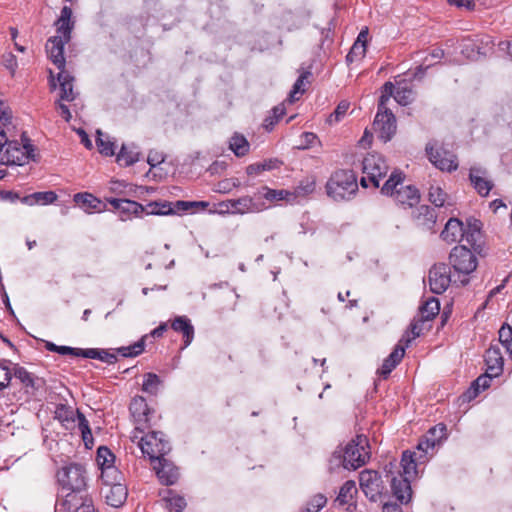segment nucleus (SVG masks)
I'll return each mask as SVG.
<instances>
[{
    "label": "nucleus",
    "mask_w": 512,
    "mask_h": 512,
    "mask_svg": "<svg viewBox=\"0 0 512 512\" xmlns=\"http://www.w3.org/2000/svg\"><path fill=\"white\" fill-rule=\"evenodd\" d=\"M369 440L365 435L359 434L352 438L345 446H338L329 459V470L339 468L357 470L370 459Z\"/></svg>",
    "instance_id": "1"
},
{
    "label": "nucleus",
    "mask_w": 512,
    "mask_h": 512,
    "mask_svg": "<svg viewBox=\"0 0 512 512\" xmlns=\"http://www.w3.org/2000/svg\"><path fill=\"white\" fill-rule=\"evenodd\" d=\"M415 453L406 450L402 454L400 465L402 472L398 476L391 477V490L393 496L401 503L407 504L412 497V488L410 478L417 474V465Z\"/></svg>",
    "instance_id": "2"
},
{
    "label": "nucleus",
    "mask_w": 512,
    "mask_h": 512,
    "mask_svg": "<svg viewBox=\"0 0 512 512\" xmlns=\"http://www.w3.org/2000/svg\"><path fill=\"white\" fill-rule=\"evenodd\" d=\"M357 191V176L350 169L334 171L326 183L327 195L335 201L349 200Z\"/></svg>",
    "instance_id": "3"
},
{
    "label": "nucleus",
    "mask_w": 512,
    "mask_h": 512,
    "mask_svg": "<svg viewBox=\"0 0 512 512\" xmlns=\"http://www.w3.org/2000/svg\"><path fill=\"white\" fill-rule=\"evenodd\" d=\"M21 143L17 140H7L6 150L1 155L0 161L5 165L22 166L30 160H35V148L25 132L21 135Z\"/></svg>",
    "instance_id": "4"
},
{
    "label": "nucleus",
    "mask_w": 512,
    "mask_h": 512,
    "mask_svg": "<svg viewBox=\"0 0 512 512\" xmlns=\"http://www.w3.org/2000/svg\"><path fill=\"white\" fill-rule=\"evenodd\" d=\"M62 491L81 493L87 488L86 470L79 463H70L61 467L56 474Z\"/></svg>",
    "instance_id": "5"
},
{
    "label": "nucleus",
    "mask_w": 512,
    "mask_h": 512,
    "mask_svg": "<svg viewBox=\"0 0 512 512\" xmlns=\"http://www.w3.org/2000/svg\"><path fill=\"white\" fill-rule=\"evenodd\" d=\"M138 433L134 431L132 441L138 440L142 453L150 460H158L170 452V444L162 432L148 431L144 436H139Z\"/></svg>",
    "instance_id": "6"
},
{
    "label": "nucleus",
    "mask_w": 512,
    "mask_h": 512,
    "mask_svg": "<svg viewBox=\"0 0 512 512\" xmlns=\"http://www.w3.org/2000/svg\"><path fill=\"white\" fill-rule=\"evenodd\" d=\"M448 263L449 268L459 277L468 276L476 270L478 259L471 249L464 245H457L450 251Z\"/></svg>",
    "instance_id": "7"
},
{
    "label": "nucleus",
    "mask_w": 512,
    "mask_h": 512,
    "mask_svg": "<svg viewBox=\"0 0 512 512\" xmlns=\"http://www.w3.org/2000/svg\"><path fill=\"white\" fill-rule=\"evenodd\" d=\"M446 432V425L439 423L430 428L419 440L416 451H413L419 464H424L433 455L436 446H439L442 440L446 439Z\"/></svg>",
    "instance_id": "8"
},
{
    "label": "nucleus",
    "mask_w": 512,
    "mask_h": 512,
    "mask_svg": "<svg viewBox=\"0 0 512 512\" xmlns=\"http://www.w3.org/2000/svg\"><path fill=\"white\" fill-rule=\"evenodd\" d=\"M221 213L246 214L257 213L266 209L264 202L256 201L251 196L229 199L218 204Z\"/></svg>",
    "instance_id": "9"
},
{
    "label": "nucleus",
    "mask_w": 512,
    "mask_h": 512,
    "mask_svg": "<svg viewBox=\"0 0 512 512\" xmlns=\"http://www.w3.org/2000/svg\"><path fill=\"white\" fill-rule=\"evenodd\" d=\"M373 128L380 140L385 143L390 141L397 131L395 115L390 109L377 108Z\"/></svg>",
    "instance_id": "10"
},
{
    "label": "nucleus",
    "mask_w": 512,
    "mask_h": 512,
    "mask_svg": "<svg viewBox=\"0 0 512 512\" xmlns=\"http://www.w3.org/2000/svg\"><path fill=\"white\" fill-rule=\"evenodd\" d=\"M359 483L366 497L374 502L381 498L385 490V485L381 479V475L375 470L362 471L360 473Z\"/></svg>",
    "instance_id": "11"
},
{
    "label": "nucleus",
    "mask_w": 512,
    "mask_h": 512,
    "mask_svg": "<svg viewBox=\"0 0 512 512\" xmlns=\"http://www.w3.org/2000/svg\"><path fill=\"white\" fill-rule=\"evenodd\" d=\"M129 410L136 423L135 431L144 433L146 429L151 428V417L154 410L149 408L145 398L136 396L132 399Z\"/></svg>",
    "instance_id": "12"
},
{
    "label": "nucleus",
    "mask_w": 512,
    "mask_h": 512,
    "mask_svg": "<svg viewBox=\"0 0 512 512\" xmlns=\"http://www.w3.org/2000/svg\"><path fill=\"white\" fill-rule=\"evenodd\" d=\"M363 173L368 175L370 183L378 188L380 180L388 173L389 167L379 154H368L362 162Z\"/></svg>",
    "instance_id": "13"
},
{
    "label": "nucleus",
    "mask_w": 512,
    "mask_h": 512,
    "mask_svg": "<svg viewBox=\"0 0 512 512\" xmlns=\"http://www.w3.org/2000/svg\"><path fill=\"white\" fill-rule=\"evenodd\" d=\"M429 161L441 171H454L458 168L456 155L451 151L440 147L435 149L433 145L428 143L425 147Z\"/></svg>",
    "instance_id": "14"
},
{
    "label": "nucleus",
    "mask_w": 512,
    "mask_h": 512,
    "mask_svg": "<svg viewBox=\"0 0 512 512\" xmlns=\"http://www.w3.org/2000/svg\"><path fill=\"white\" fill-rule=\"evenodd\" d=\"M451 269L445 263L434 264L429 271L430 289L435 294H442L451 283Z\"/></svg>",
    "instance_id": "15"
},
{
    "label": "nucleus",
    "mask_w": 512,
    "mask_h": 512,
    "mask_svg": "<svg viewBox=\"0 0 512 512\" xmlns=\"http://www.w3.org/2000/svg\"><path fill=\"white\" fill-rule=\"evenodd\" d=\"M107 201L119 212L122 221L140 217L146 210L142 204L125 198H109Z\"/></svg>",
    "instance_id": "16"
},
{
    "label": "nucleus",
    "mask_w": 512,
    "mask_h": 512,
    "mask_svg": "<svg viewBox=\"0 0 512 512\" xmlns=\"http://www.w3.org/2000/svg\"><path fill=\"white\" fill-rule=\"evenodd\" d=\"M493 47V43L488 37L467 38L463 41L462 53L470 59H477L479 56L486 55Z\"/></svg>",
    "instance_id": "17"
},
{
    "label": "nucleus",
    "mask_w": 512,
    "mask_h": 512,
    "mask_svg": "<svg viewBox=\"0 0 512 512\" xmlns=\"http://www.w3.org/2000/svg\"><path fill=\"white\" fill-rule=\"evenodd\" d=\"M12 375L20 381L27 393L34 394L39 389L43 388L45 381L33 373L27 371L26 368L15 364L12 369Z\"/></svg>",
    "instance_id": "18"
},
{
    "label": "nucleus",
    "mask_w": 512,
    "mask_h": 512,
    "mask_svg": "<svg viewBox=\"0 0 512 512\" xmlns=\"http://www.w3.org/2000/svg\"><path fill=\"white\" fill-rule=\"evenodd\" d=\"M67 42L61 36H53L46 43L48 57L60 71L65 69L64 45Z\"/></svg>",
    "instance_id": "19"
},
{
    "label": "nucleus",
    "mask_w": 512,
    "mask_h": 512,
    "mask_svg": "<svg viewBox=\"0 0 512 512\" xmlns=\"http://www.w3.org/2000/svg\"><path fill=\"white\" fill-rule=\"evenodd\" d=\"M402 340L394 347L393 351L387 358L384 359L382 366L378 369L377 373L383 378L387 379L390 373L396 368L401 362L405 355V348L410 343V339L406 340L405 345L402 344Z\"/></svg>",
    "instance_id": "20"
},
{
    "label": "nucleus",
    "mask_w": 512,
    "mask_h": 512,
    "mask_svg": "<svg viewBox=\"0 0 512 512\" xmlns=\"http://www.w3.org/2000/svg\"><path fill=\"white\" fill-rule=\"evenodd\" d=\"M158 466H155L156 474L161 484L170 486L174 485L179 479L178 468L168 459L164 457L159 458Z\"/></svg>",
    "instance_id": "21"
},
{
    "label": "nucleus",
    "mask_w": 512,
    "mask_h": 512,
    "mask_svg": "<svg viewBox=\"0 0 512 512\" xmlns=\"http://www.w3.org/2000/svg\"><path fill=\"white\" fill-rule=\"evenodd\" d=\"M482 222L476 218H469L464 228V238L471 245L474 252H480L482 248Z\"/></svg>",
    "instance_id": "22"
},
{
    "label": "nucleus",
    "mask_w": 512,
    "mask_h": 512,
    "mask_svg": "<svg viewBox=\"0 0 512 512\" xmlns=\"http://www.w3.org/2000/svg\"><path fill=\"white\" fill-rule=\"evenodd\" d=\"M486 370L490 375H501L503 373L504 358L499 344H491L484 355Z\"/></svg>",
    "instance_id": "23"
},
{
    "label": "nucleus",
    "mask_w": 512,
    "mask_h": 512,
    "mask_svg": "<svg viewBox=\"0 0 512 512\" xmlns=\"http://www.w3.org/2000/svg\"><path fill=\"white\" fill-rule=\"evenodd\" d=\"M413 220L417 227L433 231L437 221V213L434 208L428 205H421L413 213Z\"/></svg>",
    "instance_id": "24"
},
{
    "label": "nucleus",
    "mask_w": 512,
    "mask_h": 512,
    "mask_svg": "<svg viewBox=\"0 0 512 512\" xmlns=\"http://www.w3.org/2000/svg\"><path fill=\"white\" fill-rule=\"evenodd\" d=\"M159 496L169 512H182L187 506L185 497L173 489H161Z\"/></svg>",
    "instance_id": "25"
},
{
    "label": "nucleus",
    "mask_w": 512,
    "mask_h": 512,
    "mask_svg": "<svg viewBox=\"0 0 512 512\" xmlns=\"http://www.w3.org/2000/svg\"><path fill=\"white\" fill-rule=\"evenodd\" d=\"M440 237L448 244L460 241L464 238V224L458 218H450L445 224Z\"/></svg>",
    "instance_id": "26"
},
{
    "label": "nucleus",
    "mask_w": 512,
    "mask_h": 512,
    "mask_svg": "<svg viewBox=\"0 0 512 512\" xmlns=\"http://www.w3.org/2000/svg\"><path fill=\"white\" fill-rule=\"evenodd\" d=\"M394 194V201L407 208L413 207L420 201L419 190L413 185H401Z\"/></svg>",
    "instance_id": "27"
},
{
    "label": "nucleus",
    "mask_w": 512,
    "mask_h": 512,
    "mask_svg": "<svg viewBox=\"0 0 512 512\" xmlns=\"http://www.w3.org/2000/svg\"><path fill=\"white\" fill-rule=\"evenodd\" d=\"M171 328L181 333L183 337V346L181 349L188 347L194 339V327L190 319L186 316H177L171 321Z\"/></svg>",
    "instance_id": "28"
},
{
    "label": "nucleus",
    "mask_w": 512,
    "mask_h": 512,
    "mask_svg": "<svg viewBox=\"0 0 512 512\" xmlns=\"http://www.w3.org/2000/svg\"><path fill=\"white\" fill-rule=\"evenodd\" d=\"M74 202L86 213L102 212L105 204L90 193H77L73 198Z\"/></svg>",
    "instance_id": "29"
},
{
    "label": "nucleus",
    "mask_w": 512,
    "mask_h": 512,
    "mask_svg": "<svg viewBox=\"0 0 512 512\" xmlns=\"http://www.w3.org/2000/svg\"><path fill=\"white\" fill-rule=\"evenodd\" d=\"M108 490L105 492L106 503L111 507H121L128 496V490L124 483H117L116 485H108Z\"/></svg>",
    "instance_id": "30"
},
{
    "label": "nucleus",
    "mask_w": 512,
    "mask_h": 512,
    "mask_svg": "<svg viewBox=\"0 0 512 512\" xmlns=\"http://www.w3.org/2000/svg\"><path fill=\"white\" fill-rule=\"evenodd\" d=\"M485 173L486 172L481 170L480 168H471L469 173V179L471 181V184L478 192V194L482 197L488 196L494 186L492 181L482 176Z\"/></svg>",
    "instance_id": "31"
},
{
    "label": "nucleus",
    "mask_w": 512,
    "mask_h": 512,
    "mask_svg": "<svg viewBox=\"0 0 512 512\" xmlns=\"http://www.w3.org/2000/svg\"><path fill=\"white\" fill-rule=\"evenodd\" d=\"M72 10L68 6H64L61 10V15L55 22L56 30L58 35L66 41H70L71 31L74 26V22L71 21Z\"/></svg>",
    "instance_id": "32"
},
{
    "label": "nucleus",
    "mask_w": 512,
    "mask_h": 512,
    "mask_svg": "<svg viewBox=\"0 0 512 512\" xmlns=\"http://www.w3.org/2000/svg\"><path fill=\"white\" fill-rule=\"evenodd\" d=\"M116 162L123 167H128L139 161L140 151L134 144H123L120 151L115 154Z\"/></svg>",
    "instance_id": "33"
},
{
    "label": "nucleus",
    "mask_w": 512,
    "mask_h": 512,
    "mask_svg": "<svg viewBox=\"0 0 512 512\" xmlns=\"http://www.w3.org/2000/svg\"><path fill=\"white\" fill-rule=\"evenodd\" d=\"M498 376L499 375H490L489 371L486 370L485 374L480 375L471 383V386L465 392L464 397L469 401L476 398L480 391L489 388L491 380Z\"/></svg>",
    "instance_id": "34"
},
{
    "label": "nucleus",
    "mask_w": 512,
    "mask_h": 512,
    "mask_svg": "<svg viewBox=\"0 0 512 512\" xmlns=\"http://www.w3.org/2000/svg\"><path fill=\"white\" fill-rule=\"evenodd\" d=\"M78 494L67 492L63 499L56 502V512H77L82 505V499L78 497Z\"/></svg>",
    "instance_id": "35"
},
{
    "label": "nucleus",
    "mask_w": 512,
    "mask_h": 512,
    "mask_svg": "<svg viewBox=\"0 0 512 512\" xmlns=\"http://www.w3.org/2000/svg\"><path fill=\"white\" fill-rule=\"evenodd\" d=\"M57 200V194L54 191L35 192L21 198V202L33 206L35 204L48 205Z\"/></svg>",
    "instance_id": "36"
},
{
    "label": "nucleus",
    "mask_w": 512,
    "mask_h": 512,
    "mask_svg": "<svg viewBox=\"0 0 512 512\" xmlns=\"http://www.w3.org/2000/svg\"><path fill=\"white\" fill-rule=\"evenodd\" d=\"M282 161L277 158L265 159L262 162L252 163L246 167V173L249 176H256L264 171H271L279 168Z\"/></svg>",
    "instance_id": "37"
},
{
    "label": "nucleus",
    "mask_w": 512,
    "mask_h": 512,
    "mask_svg": "<svg viewBox=\"0 0 512 512\" xmlns=\"http://www.w3.org/2000/svg\"><path fill=\"white\" fill-rule=\"evenodd\" d=\"M57 79L60 84V99L73 101L75 99L73 92L74 78L63 70L59 72Z\"/></svg>",
    "instance_id": "38"
},
{
    "label": "nucleus",
    "mask_w": 512,
    "mask_h": 512,
    "mask_svg": "<svg viewBox=\"0 0 512 512\" xmlns=\"http://www.w3.org/2000/svg\"><path fill=\"white\" fill-rule=\"evenodd\" d=\"M81 357L89 359H97L107 364H114L118 358L115 353H111L106 349L88 348L82 349Z\"/></svg>",
    "instance_id": "39"
},
{
    "label": "nucleus",
    "mask_w": 512,
    "mask_h": 512,
    "mask_svg": "<svg viewBox=\"0 0 512 512\" xmlns=\"http://www.w3.org/2000/svg\"><path fill=\"white\" fill-rule=\"evenodd\" d=\"M96 145L99 153L103 156L111 157L115 155V142L111 140L109 135L104 134L100 130H97Z\"/></svg>",
    "instance_id": "40"
},
{
    "label": "nucleus",
    "mask_w": 512,
    "mask_h": 512,
    "mask_svg": "<svg viewBox=\"0 0 512 512\" xmlns=\"http://www.w3.org/2000/svg\"><path fill=\"white\" fill-rule=\"evenodd\" d=\"M394 99L400 105L406 106L413 101L414 91L411 87L406 85L405 81L397 82Z\"/></svg>",
    "instance_id": "41"
},
{
    "label": "nucleus",
    "mask_w": 512,
    "mask_h": 512,
    "mask_svg": "<svg viewBox=\"0 0 512 512\" xmlns=\"http://www.w3.org/2000/svg\"><path fill=\"white\" fill-rule=\"evenodd\" d=\"M144 208H146L144 213L147 215H171L174 211L172 202L168 201L150 202Z\"/></svg>",
    "instance_id": "42"
},
{
    "label": "nucleus",
    "mask_w": 512,
    "mask_h": 512,
    "mask_svg": "<svg viewBox=\"0 0 512 512\" xmlns=\"http://www.w3.org/2000/svg\"><path fill=\"white\" fill-rule=\"evenodd\" d=\"M229 147L237 157H243L249 152L250 145L243 135L235 133L230 139Z\"/></svg>",
    "instance_id": "43"
},
{
    "label": "nucleus",
    "mask_w": 512,
    "mask_h": 512,
    "mask_svg": "<svg viewBox=\"0 0 512 512\" xmlns=\"http://www.w3.org/2000/svg\"><path fill=\"white\" fill-rule=\"evenodd\" d=\"M440 311V303L438 299L432 297L425 301L419 308V315L423 318V320H432L435 316L439 314Z\"/></svg>",
    "instance_id": "44"
},
{
    "label": "nucleus",
    "mask_w": 512,
    "mask_h": 512,
    "mask_svg": "<svg viewBox=\"0 0 512 512\" xmlns=\"http://www.w3.org/2000/svg\"><path fill=\"white\" fill-rule=\"evenodd\" d=\"M355 493H357L355 482L353 480H348L341 486L335 501L340 506L349 504Z\"/></svg>",
    "instance_id": "45"
},
{
    "label": "nucleus",
    "mask_w": 512,
    "mask_h": 512,
    "mask_svg": "<svg viewBox=\"0 0 512 512\" xmlns=\"http://www.w3.org/2000/svg\"><path fill=\"white\" fill-rule=\"evenodd\" d=\"M101 480L105 486L116 485L117 483H123L124 476L117 467L110 466L101 469Z\"/></svg>",
    "instance_id": "46"
},
{
    "label": "nucleus",
    "mask_w": 512,
    "mask_h": 512,
    "mask_svg": "<svg viewBox=\"0 0 512 512\" xmlns=\"http://www.w3.org/2000/svg\"><path fill=\"white\" fill-rule=\"evenodd\" d=\"M403 179L402 172L394 171L382 186L381 193L393 197L396 190L399 189L398 186L401 187Z\"/></svg>",
    "instance_id": "47"
},
{
    "label": "nucleus",
    "mask_w": 512,
    "mask_h": 512,
    "mask_svg": "<svg viewBox=\"0 0 512 512\" xmlns=\"http://www.w3.org/2000/svg\"><path fill=\"white\" fill-rule=\"evenodd\" d=\"M311 76H312V73L310 71H304L300 74V76L295 81V83L292 87V90L289 94L288 100L290 103H293L295 100L298 99V98H296L297 94H303L306 91L305 81L308 82V79Z\"/></svg>",
    "instance_id": "48"
},
{
    "label": "nucleus",
    "mask_w": 512,
    "mask_h": 512,
    "mask_svg": "<svg viewBox=\"0 0 512 512\" xmlns=\"http://www.w3.org/2000/svg\"><path fill=\"white\" fill-rule=\"evenodd\" d=\"M148 336H143L139 341L127 347H120L117 352L123 357H135L144 351L145 341Z\"/></svg>",
    "instance_id": "49"
},
{
    "label": "nucleus",
    "mask_w": 512,
    "mask_h": 512,
    "mask_svg": "<svg viewBox=\"0 0 512 512\" xmlns=\"http://www.w3.org/2000/svg\"><path fill=\"white\" fill-rule=\"evenodd\" d=\"M161 384L159 376L155 373H146L142 384V390L151 395H156Z\"/></svg>",
    "instance_id": "50"
},
{
    "label": "nucleus",
    "mask_w": 512,
    "mask_h": 512,
    "mask_svg": "<svg viewBox=\"0 0 512 512\" xmlns=\"http://www.w3.org/2000/svg\"><path fill=\"white\" fill-rule=\"evenodd\" d=\"M97 463L100 469L114 466L115 455L105 446H100L97 450Z\"/></svg>",
    "instance_id": "51"
},
{
    "label": "nucleus",
    "mask_w": 512,
    "mask_h": 512,
    "mask_svg": "<svg viewBox=\"0 0 512 512\" xmlns=\"http://www.w3.org/2000/svg\"><path fill=\"white\" fill-rule=\"evenodd\" d=\"M45 348L50 352L60 355H71L73 357H81L82 348H74L69 346H58L50 341L45 342Z\"/></svg>",
    "instance_id": "52"
},
{
    "label": "nucleus",
    "mask_w": 512,
    "mask_h": 512,
    "mask_svg": "<svg viewBox=\"0 0 512 512\" xmlns=\"http://www.w3.org/2000/svg\"><path fill=\"white\" fill-rule=\"evenodd\" d=\"M499 342L512 358V327L510 325L503 324L499 329Z\"/></svg>",
    "instance_id": "53"
},
{
    "label": "nucleus",
    "mask_w": 512,
    "mask_h": 512,
    "mask_svg": "<svg viewBox=\"0 0 512 512\" xmlns=\"http://www.w3.org/2000/svg\"><path fill=\"white\" fill-rule=\"evenodd\" d=\"M258 194H260L264 199L268 200L269 202H276L285 199L289 195V192L283 189L275 190L267 186H263L258 191Z\"/></svg>",
    "instance_id": "54"
},
{
    "label": "nucleus",
    "mask_w": 512,
    "mask_h": 512,
    "mask_svg": "<svg viewBox=\"0 0 512 512\" xmlns=\"http://www.w3.org/2000/svg\"><path fill=\"white\" fill-rule=\"evenodd\" d=\"M202 208L206 209L208 207V202L205 201H183L178 200L174 203H172V208L174 209L173 214H176L178 212H186L190 210L191 208Z\"/></svg>",
    "instance_id": "55"
},
{
    "label": "nucleus",
    "mask_w": 512,
    "mask_h": 512,
    "mask_svg": "<svg viewBox=\"0 0 512 512\" xmlns=\"http://www.w3.org/2000/svg\"><path fill=\"white\" fill-rule=\"evenodd\" d=\"M428 198L436 207H442L446 202L447 193L444 192L441 187L431 185L429 188Z\"/></svg>",
    "instance_id": "56"
},
{
    "label": "nucleus",
    "mask_w": 512,
    "mask_h": 512,
    "mask_svg": "<svg viewBox=\"0 0 512 512\" xmlns=\"http://www.w3.org/2000/svg\"><path fill=\"white\" fill-rule=\"evenodd\" d=\"M395 86L392 82H386L383 86H382V93H381V96L379 98V101H378V107L377 108H382V109H388L387 108V102L390 100V97L393 96L394 97V94H395Z\"/></svg>",
    "instance_id": "57"
},
{
    "label": "nucleus",
    "mask_w": 512,
    "mask_h": 512,
    "mask_svg": "<svg viewBox=\"0 0 512 512\" xmlns=\"http://www.w3.org/2000/svg\"><path fill=\"white\" fill-rule=\"evenodd\" d=\"M316 187V181L314 177H307L302 180L299 185L296 187V193L299 196H306L311 194Z\"/></svg>",
    "instance_id": "58"
},
{
    "label": "nucleus",
    "mask_w": 512,
    "mask_h": 512,
    "mask_svg": "<svg viewBox=\"0 0 512 512\" xmlns=\"http://www.w3.org/2000/svg\"><path fill=\"white\" fill-rule=\"evenodd\" d=\"M327 502V499L322 494L315 495L307 504V512H318L322 509Z\"/></svg>",
    "instance_id": "59"
},
{
    "label": "nucleus",
    "mask_w": 512,
    "mask_h": 512,
    "mask_svg": "<svg viewBox=\"0 0 512 512\" xmlns=\"http://www.w3.org/2000/svg\"><path fill=\"white\" fill-rule=\"evenodd\" d=\"M350 104L347 101H341L334 112L329 117V122H338L348 111Z\"/></svg>",
    "instance_id": "60"
},
{
    "label": "nucleus",
    "mask_w": 512,
    "mask_h": 512,
    "mask_svg": "<svg viewBox=\"0 0 512 512\" xmlns=\"http://www.w3.org/2000/svg\"><path fill=\"white\" fill-rule=\"evenodd\" d=\"M56 417L61 421H74V412L63 404L57 406Z\"/></svg>",
    "instance_id": "61"
},
{
    "label": "nucleus",
    "mask_w": 512,
    "mask_h": 512,
    "mask_svg": "<svg viewBox=\"0 0 512 512\" xmlns=\"http://www.w3.org/2000/svg\"><path fill=\"white\" fill-rule=\"evenodd\" d=\"M427 322L428 320H423V318L419 315V319H415L410 324V330L411 333L413 334V338L419 337L425 329H428L426 327Z\"/></svg>",
    "instance_id": "62"
},
{
    "label": "nucleus",
    "mask_w": 512,
    "mask_h": 512,
    "mask_svg": "<svg viewBox=\"0 0 512 512\" xmlns=\"http://www.w3.org/2000/svg\"><path fill=\"white\" fill-rule=\"evenodd\" d=\"M447 2L451 6H455L458 9H465L467 11H473L476 6L474 0H447Z\"/></svg>",
    "instance_id": "63"
},
{
    "label": "nucleus",
    "mask_w": 512,
    "mask_h": 512,
    "mask_svg": "<svg viewBox=\"0 0 512 512\" xmlns=\"http://www.w3.org/2000/svg\"><path fill=\"white\" fill-rule=\"evenodd\" d=\"M3 65L10 70L11 74L13 75L15 73V70L17 68V59L14 54L11 52L5 53L2 57Z\"/></svg>",
    "instance_id": "64"
}]
</instances>
